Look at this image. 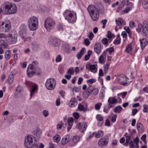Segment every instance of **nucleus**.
<instances>
[{"label": "nucleus", "instance_id": "f257e3e1", "mask_svg": "<svg viewBox=\"0 0 148 148\" xmlns=\"http://www.w3.org/2000/svg\"><path fill=\"white\" fill-rule=\"evenodd\" d=\"M24 146L27 148H31L34 146L36 147H38V143L35 137L31 135H29L25 137L24 142Z\"/></svg>", "mask_w": 148, "mask_h": 148}, {"label": "nucleus", "instance_id": "f03ea898", "mask_svg": "<svg viewBox=\"0 0 148 148\" xmlns=\"http://www.w3.org/2000/svg\"><path fill=\"white\" fill-rule=\"evenodd\" d=\"M17 10V8L14 3L10 2H5L4 9V13L5 14H14L16 12Z\"/></svg>", "mask_w": 148, "mask_h": 148}, {"label": "nucleus", "instance_id": "7ed1b4c3", "mask_svg": "<svg viewBox=\"0 0 148 148\" xmlns=\"http://www.w3.org/2000/svg\"><path fill=\"white\" fill-rule=\"evenodd\" d=\"M64 16L69 22L73 23L77 19L76 14L75 12L66 10L63 13Z\"/></svg>", "mask_w": 148, "mask_h": 148}, {"label": "nucleus", "instance_id": "20e7f679", "mask_svg": "<svg viewBox=\"0 0 148 148\" xmlns=\"http://www.w3.org/2000/svg\"><path fill=\"white\" fill-rule=\"evenodd\" d=\"M28 25L29 29L35 31L38 28V21L37 17L35 16H32L28 19Z\"/></svg>", "mask_w": 148, "mask_h": 148}, {"label": "nucleus", "instance_id": "39448f33", "mask_svg": "<svg viewBox=\"0 0 148 148\" xmlns=\"http://www.w3.org/2000/svg\"><path fill=\"white\" fill-rule=\"evenodd\" d=\"M55 23L51 18H47L44 21L45 27L49 32H50L54 27Z\"/></svg>", "mask_w": 148, "mask_h": 148}, {"label": "nucleus", "instance_id": "423d86ee", "mask_svg": "<svg viewBox=\"0 0 148 148\" xmlns=\"http://www.w3.org/2000/svg\"><path fill=\"white\" fill-rule=\"evenodd\" d=\"M142 28L143 35L144 37L148 38V25L146 24L142 25L141 24H139L138 28L136 29V30L139 33L141 32Z\"/></svg>", "mask_w": 148, "mask_h": 148}, {"label": "nucleus", "instance_id": "0eeeda50", "mask_svg": "<svg viewBox=\"0 0 148 148\" xmlns=\"http://www.w3.org/2000/svg\"><path fill=\"white\" fill-rule=\"evenodd\" d=\"M56 81L54 78H49L47 79L45 84L46 88L49 90H52L56 86Z\"/></svg>", "mask_w": 148, "mask_h": 148}, {"label": "nucleus", "instance_id": "6e6552de", "mask_svg": "<svg viewBox=\"0 0 148 148\" xmlns=\"http://www.w3.org/2000/svg\"><path fill=\"white\" fill-rule=\"evenodd\" d=\"M108 141V137L107 136H105L99 139L98 142V145L101 147H104L107 145Z\"/></svg>", "mask_w": 148, "mask_h": 148}, {"label": "nucleus", "instance_id": "1a4fd4ad", "mask_svg": "<svg viewBox=\"0 0 148 148\" xmlns=\"http://www.w3.org/2000/svg\"><path fill=\"white\" fill-rule=\"evenodd\" d=\"M7 38L8 42L10 44H15L17 42V37L15 34H9Z\"/></svg>", "mask_w": 148, "mask_h": 148}, {"label": "nucleus", "instance_id": "9d476101", "mask_svg": "<svg viewBox=\"0 0 148 148\" xmlns=\"http://www.w3.org/2000/svg\"><path fill=\"white\" fill-rule=\"evenodd\" d=\"M38 63L36 61H33L32 64H30L28 66L27 70V72H28L29 75H30V74H33V73L34 72L32 73L31 71L33 69H34L35 68L38 67Z\"/></svg>", "mask_w": 148, "mask_h": 148}, {"label": "nucleus", "instance_id": "9b49d317", "mask_svg": "<svg viewBox=\"0 0 148 148\" xmlns=\"http://www.w3.org/2000/svg\"><path fill=\"white\" fill-rule=\"evenodd\" d=\"M31 71L32 72H32H34V73H33V74L32 75L30 74V75H29L28 72H27V76L28 77H32L35 74L37 75H40L42 72L41 69L38 66L35 68L34 69H33V70H32Z\"/></svg>", "mask_w": 148, "mask_h": 148}, {"label": "nucleus", "instance_id": "f8f14e48", "mask_svg": "<svg viewBox=\"0 0 148 148\" xmlns=\"http://www.w3.org/2000/svg\"><path fill=\"white\" fill-rule=\"evenodd\" d=\"M87 126V124L85 122L82 123H79L76 126V128L79 129L81 132L83 133L86 130Z\"/></svg>", "mask_w": 148, "mask_h": 148}, {"label": "nucleus", "instance_id": "ddd939ff", "mask_svg": "<svg viewBox=\"0 0 148 148\" xmlns=\"http://www.w3.org/2000/svg\"><path fill=\"white\" fill-rule=\"evenodd\" d=\"M117 79L118 82L120 84L124 86L127 85V83L126 82V78L125 76H118L117 77Z\"/></svg>", "mask_w": 148, "mask_h": 148}, {"label": "nucleus", "instance_id": "4468645a", "mask_svg": "<svg viewBox=\"0 0 148 148\" xmlns=\"http://www.w3.org/2000/svg\"><path fill=\"white\" fill-rule=\"evenodd\" d=\"M26 27L25 26H22L20 27L19 33L22 38H24L26 36Z\"/></svg>", "mask_w": 148, "mask_h": 148}, {"label": "nucleus", "instance_id": "2eb2a0df", "mask_svg": "<svg viewBox=\"0 0 148 148\" xmlns=\"http://www.w3.org/2000/svg\"><path fill=\"white\" fill-rule=\"evenodd\" d=\"M99 17L98 11L95 6L93 5V21H97Z\"/></svg>", "mask_w": 148, "mask_h": 148}, {"label": "nucleus", "instance_id": "dca6fc26", "mask_svg": "<svg viewBox=\"0 0 148 148\" xmlns=\"http://www.w3.org/2000/svg\"><path fill=\"white\" fill-rule=\"evenodd\" d=\"M92 92V86L91 84H88V87L86 91L83 93L86 98L88 97L90 94Z\"/></svg>", "mask_w": 148, "mask_h": 148}, {"label": "nucleus", "instance_id": "f3484780", "mask_svg": "<svg viewBox=\"0 0 148 148\" xmlns=\"http://www.w3.org/2000/svg\"><path fill=\"white\" fill-rule=\"evenodd\" d=\"M11 28V22L9 20H6V24L4 27V30L2 32H8L10 30Z\"/></svg>", "mask_w": 148, "mask_h": 148}, {"label": "nucleus", "instance_id": "a211bd4d", "mask_svg": "<svg viewBox=\"0 0 148 148\" xmlns=\"http://www.w3.org/2000/svg\"><path fill=\"white\" fill-rule=\"evenodd\" d=\"M101 47L100 44L99 43H96L94 46V50L97 54L100 53L101 51Z\"/></svg>", "mask_w": 148, "mask_h": 148}, {"label": "nucleus", "instance_id": "6ab92c4d", "mask_svg": "<svg viewBox=\"0 0 148 148\" xmlns=\"http://www.w3.org/2000/svg\"><path fill=\"white\" fill-rule=\"evenodd\" d=\"M106 51H104L102 54L100 56L99 58V61L100 63L102 64L105 62L104 58H106Z\"/></svg>", "mask_w": 148, "mask_h": 148}, {"label": "nucleus", "instance_id": "aec40b11", "mask_svg": "<svg viewBox=\"0 0 148 148\" xmlns=\"http://www.w3.org/2000/svg\"><path fill=\"white\" fill-rule=\"evenodd\" d=\"M140 46L142 49H144L147 45V40L146 38H144L142 39H140Z\"/></svg>", "mask_w": 148, "mask_h": 148}, {"label": "nucleus", "instance_id": "412c9836", "mask_svg": "<svg viewBox=\"0 0 148 148\" xmlns=\"http://www.w3.org/2000/svg\"><path fill=\"white\" fill-rule=\"evenodd\" d=\"M50 42L52 45L54 47L58 46L60 44L59 40L56 38L51 39Z\"/></svg>", "mask_w": 148, "mask_h": 148}, {"label": "nucleus", "instance_id": "4be33fe9", "mask_svg": "<svg viewBox=\"0 0 148 148\" xmlns=\"http://www.w3.org/2000/svg\"><path fill=\"white\" fill-rule=\"evenodd\" d=\"M104 134L103 131L101 130L99 131L97 133V132H93V136L96 138H99L102 136Z\"/></svg>", "mask_w": 148, "mask_h": 148}, {"label": "nucleus", "instance_id": "5701e85b", "mask_svg": "<svg viewBox=\"0 0 148 148\" xmlns=\"http://www.w3.org/2000/svg\"><path fill=\"white\" fill-rule=\"evenodd\" d=\"M80 138L79 136H75L73 137L70 145L72 146L77 143L80 140Z\"/></svg>", "mask_w": 148, "mask_h": 148}, {"label": "nucleus", "instance_id": "b1692460", "mask_svg": "<svg viewBox=\"0 0 148 148\" xmlns=\"http://www.w3.org/2000/svg\"><path fill=\"white\" fill-rule=\"evenodd\" d=\"M41 133L42 131L39 128L36 129L33 132V134L38 138H39L40 137Z\"/></svg>", "mask_w": 148, "mask_h": 148}, {"label": "nucleus", "instance_id": "393cba45", "mask_svg": "<svg viewBox=\"0 0 148 148\" xmlns=\"http://www.w3.org/2000/svg\"><path fill=\"white\" fill-rule=\"evenodd\" d=\"M85 50V48L84 47H83L81 49L80 52L78 53L76 56L78 59H80L81 58L82 56L84 54V51Z\"/></svg>", "mask_w": 148, "mask_h": 148}, {"label": "nucleus", "instance_id": "a878e982", "mask_svg": "<svg viewBox=\"0 0 148 148\" xmlns=\"http://www.w3.org/2000/svg\"><path fill=\"white\" fill-rule=\"evenodd\" d=\"M70 136L69 135H66L63 137L61 141V143L62 145L65 144L69 141Z\"/></svg>", "mask_w": 148, "mask_h": 148}, {"label": "nucleus", "instance_id": "bb28decb", "mask_svg": "<svg viewBox=\"0 0 148 148\" xmlns=\"http://www.w3.org/2000/svg\"><path fill=\"white\" fill-rule=\"evenodd\" d=\"M108 102L110 104H113L116 103L118 102V100L114 97H110L108 100Z\"/></svg>", "mask_w": 148, "mask_h": 148}, {"label": "nucleus", "instance_id": "cd10ccee", "mask_svg": "<svg viewBox=\"0 0 148 148\" xmlns=\"http://www.w3.org/2000/svg\"><path fill=\"white\" fill-rule=\"evenodd\" d=\"M8 46L5 42L2 40H0V47L3 48H7Z\"/></svg>", "mask_w": 148, "mask_h": 148}, {"label": "nucleus", "instance_id": "c85d7f7f", "mask_svg": "<svg viewBox=\"0 0 148 148\" xmlns=\"http://www.w3.org/2000/svg\"><path fill=\"white\" fill-rule=\"evenodd\" d=\"M87 10L91 18L92 19V5H89L87 8Z\"/></svg>", "mask_w": 148, "mask_h": 148}, {"label": "nucleus", "instance_id": "c756f323", "mask_svg": "<svg viewBox=\"0 0 148 148\" xmlns=\"http://www.w3.org/2000/svg\"><path fill=\"white\" fill-rule=\"evenodd\" d=\"M37 89L38 88L36 85H34L32 86V89L31 90L30 92V95L31 98H32L33 95H34L35 91L37 90Z\"/></svg>", "mask_w": 148, "mask_h": 148}, {"label": "nucleus", "instance_id": "7c9ffc66", "mask_svg": "<svg viewBox=\"0 0 148 148\" xmlns=\"http://www.w3.org/2000/svg\"><path fill=\"white\" fill-rule=\"evenodd\" d=\"M123 108L121 106H119L115 108L114 111L115 113H119L122 110Z\"/></svg>", "mask_w": 148, "mask_h": 148}, {"label": "nucleus", "instance_id": "2f4dec72", "mask_svg": "<svg viewBox=\"0 0 148 148\" xmlns=\"http://www.w3.org/2000/svg\"><path fill=\"white\" fill-rule=\"evenodd\" d=\"M5 58L6 60H8L10 58L11 56V52L9 50L6 51L5 54Z\"/></svg>", "mask_w": 148, "mask_h": 148}, {"label": "nucleus", "instance_id": "473e14b6", "mask_svg": "<svg viewBox=\"0 0 148 148\" xmlns=\"http://www.w3.org/2000/svg\"><path fill=\"white\" fill-rule=\"evenodd\" d=\"M109 66L110 64L108 63H106V64H104V65L103 66V71L106 74L107 73Z\"/></svg>", "mask_w": 148, "mask_h": 148}, {"label": "nucleus", "instance_id": "72a5a7b5", "mask_svg": "<svg viewBox=\"0 0 148 148\" xmlns=\"http://www.w3.org/2000/svg\"><path fill=\"white\" fill-rule=\"evenodd\" d=\"M92 52L91 50H88V54L85 56V60L87 61L90 58V56L91 55Z\"/></svg>", "mask_w": 148, "mask_h": 148}, {"label": "nucleus", "instance_id": "f704fd0d", "mask_svg": "<svg viewBox=\"0 0 148 148\" xmlns=\"http://www.w3.org/2000/svg\"><path fill=\"white\" fill-rule=\"evenodd\" d=\"M137 125L138 130L140 132H142L143 130L142 124L138 122L137 123Z\"/></svg>", "mask_w": 148, "mask_h": 148}, {"label": "nucleus", "instance_id": "c9c22d12", "mask_svg": "<svg viewBox=\"0 0 148 148\" xmlns=\"http://www.w3.org/2000/svg\"><path fill=\"white\" fill-rule=\"evenodd\" d=\"M6 24V20L4 21H2L0 22V30L1 31H3L4 30V25Z\"/></svg>", "mask_w": 148, "mask_h": 148}, {"label": "nucleus", "instance_id": "e433bc0d", "mask_svg": "<svg viewBox=\"0 0 148 148\" xmlns=\"http://www.w3.org/2000/svg\"><path fill=\"white\" fill-rule=\"evenodd\" d=\"M86 68L88 71H90L92 72V65L91 64L89 63H87L86 65Z\"/></svg>", "mask_w": 148, "mask_h": 148}, {"label": "nucleus", "instance_id": "4c0bfd02", "mask_svg": "<svg viewBox=\"0 0 148 148\" xmlns=\"http://www.w3.org/2000/svg\"><path fill=\"white\" fill-rule=\"evenodd\" d=\"M143 5L145 9L148 8V0H144L143 3Z\"/></svg>", "mask_w": 148, "mask_h": 148}, {"label": "nucleus", "instance_id": "58836bf2", "mask_svg": "<svg viewBox=\"0 0 148 148\" xmlns=\"http://www.w3.org/2000/svg\"><path fill=\"white\" fill-rule=\"evenodd\" d=\"M53 140L55 142L58 143L60 140V137L59 135H56L54 137Z\"/></svg>", "mask_w": 148, "mask_h": 148}, {"label": "nucleus", "instance_id": "ea45409f", "mask_svg": "<svg viewBox=\"0 0 148 148\" xmlns=\"http://www.w3.org/2000/svg\"><path fill=\"white\" fill-rule=\"evenodd\" d=\"M14 76L10 74L9 76L8 80V82L10 84H11L14 80Z\"/></svg>", "mask_w": 148, "mask_h": 148}, {"label": "nucleus", "instance_id": "a19ab883", "mask_svg": "<svg viewBox=\"0 0 148 148\" xmlns=\"http://www.w3.org/2000/svg\"><path fill=\"white\" fill-rule=\"evenodd\" d=\"M78 110L80 111H83L84 112H86V110H85L84 107V105H82L81 103H79L78 105Z\"/></svg>", "mask_w": 148, "mask_h": 148}, {"label": "nucleus", "instance_id": "79ce46f5", "mask_svg": "<svg viewBox=\"0 0 148 148\" xmlns=\"http://www.w3.org/2000/svg\"><path fill=\"white\" fill-rule=\"evenodd\" d=\"M132 47L131 45H128L126 47L125 51L128 53H130L132 50Z\"/></svg>", "mask_w": 148, "mask_h": 148}, {"label": "nucleus", "instance_id": "37998d69", "mask_svg": "<svg viewBox=\"0 0 148 148\" xmlns=\"http://www.w3.org/2000/svg\"><path fill=\"white\" fill-rule=\"evenodd\" d=\"M121 40V38L119 37H118L116 39L114 40L113 43L115 45H119L120 43Z\"/></svg>", "mask_w": 148, "mask_h": 148}, {"label": "nucleus", "instance_id": "c03bdc74", "mask_svg": "<svg viewBox=\"0 0 148 148\" xmlns=\"http://www.w3.org/2000/svg\"><path fill=\"white\" fill-rule=\"evenodd\" d=\"M74 119L73 118H69L68 120V124L69 125L71 126L73 125V122Z\"/></svg>", "mask_w": 148, "mask_h": 148}, {"label": "nucleus", "instance_id": "a18cd8bd", "mask_svg": "<svg viewBox=\"0 0 148 148\" xmlns=\"http://www.w3.org/2000/svg\"><path fill=\"white\" fill-rule=\"evenodd\" d=\"M114 51V49L113 47H111L107 49L106 51H106V53H107L108 52L110 54V53H112V52Z\"/></svg>", "mask_w": 148, "mask_h": 148}, {"label": "nucleus", "instance_id": "49530a36", "mask_svg": "<svg viewBox=\"0 0 148 148\" xmlns=\"http://www.w3.org/2000/svg\"><path fill=\"white\" fill-rule=\"evenodd\" d=\"M102 105V103H97L96 104L95 106V108L96 110H99L101 106Z\"/></svg>", "mask_w": 148, "mask_h": 148}, {"label": "nucleus", "instance_id": "de8ad7c7", "mask_svg": "<svg viewBox=\"0 0 148 148\" xmlns=\"http://www.w3.org/2000/svg\"><path fill=\"white\" fill-rule=\"evenodd\" d=\"M96 118L98 121H104L103 118L100 114H97Z\"/></svg>", "mask_w": 148, "mask_h": 148}, {"label": "nucleus", "instance_id": "09e8293b", "mask_svg": "<svg viewBox=\"0 0 148 148\" xmlns=\"http://www.w3.org/2000/svg\"><path fill=\"white\" fill-rule=\"evenodd\" d=\"M107 22V20L106 19H103L101 21V23L103 24V28H104L105 27L106 24Z\"/></svg>", "mask_w": 148, "mask_h": 148}, {"label": "nucleus", "instance_id": "8fccbe9b", "mask_svg": "<svg viewBox=\"0 0 148 148\" xmlns=\"http://www.w3.org/2000/svg\"><path fill=\"white\" fill-rule=\"evenodd\" d=\"M127 92H124L122 93L119 94L118 95V96L122 97L123 98H124L126 95L127 94Z\"/></svg>", "mask_w": 148, "mask_h": 148}, {"label": "nucleus", "instance_id": "3c124183", "mask_svg": "<svg viewBox=\"0 0 148 148\" xmlns=\"http://www.w3.org/2000/svg\"><path fill=\"white\" fill-rule=\"evenodd\" d=\"M69 106L71 108H73L76 106L77 104L75 103L72 102L71 101H70L69 103Z\"/></svg>", "mask_w": 148, "mask_h": 148}, {"label": "nucleus", "instance_id": "603ef678", "mask_svg": "<svg viewBox=\"0 0 148 148\" xmlns=\"http://www.w3.org/2000/svg\"><path fill=\"white\" fill-rule=\"evenodd\" d=\"M116 24L118 25H120L122 24L123 21L121 19L119 18L118 20H116Z\"/></svg>", "mask_w": 148, "mask_h": 148}, {"label": "nucleus", "instance_id": "864d4df0", "mask_svg": "<svg viewBox=\"0 0 148 148\" xmlns=\"http://www.w3.org/2000/svg\"><path fill=\"white\" fill-rule=\"evenodd\" d=\"M62 58L61 56L59 55L56 57V62H60L62 60Z\"/></svg>", "mask_w": 148, "mask_h": 148}, {"label": "nucleus", "instance_id": "5fc2aeb1", "mask_svg": "<svg viewBox=\"0 0 148 148\" xmlns=\"http://www.w3.org/2000/svg\"><path fill=\"white\" fill-rule=\"evenodd\" d=\"M57 29L59 31H62L63 29L62 25L61 24H58L57 25Z\"/></svg>", "mask_w": 148, "mask_h": 148}, {"label": "nucleus", "instance_id": "6e6d98bb", "mask_svg": "<svg viewBox=\"0 0 148 148\" xmlns=\"http://www.w3.org/2000/svg\"><path fill=\"white\" fill-rule=\"evenodd\" d=\"M117 115L116 114H114L112 117L111 119V121L112 122H114L116 121Z\"/></svg>", "mask_w": 148, "mask_h": 148}, {"label": "nucleus", "instance_id": "4d7b16f0", "mask_svg": "<svg viewBox=\"0 0 148 148\" xmlns=\"http://www.w3.org/2000/svg\"><path fill=\"white\" fill-rule=\"evenodd\" d=\"M131 138L130 135L127 136H126V142L127 144H128L130 142Z\"/></svg>", "mask_w": 148, "mask_h": 148}, {"label": "nucleus", "instance_id": "13d9d810", "mask_svg": "<svg viewBox=\"0 0 148 148\" xmlns=\"http://www.w3.org/2000/svg\"><path fill=\"white\" fill-rule=\"evenodd\" d=\"M132 8L131 7H129L126 8L123 10V12L124 13H127L130 10H132Z\"/></svg>", "mask_w": 148, "mask_h": 148}, {"label": "nucleus", "instance_id": "bf43d9fd", "mask_svg": "<svg viewBox=\"0 0 148 148\" xmlns=\"http://www.w3.org/2000/svg\"><path fill=\"white\" fill-rule=\"evenodd\" d=\"M134 142L135 143L136 145H138L139 142V139L138 137H136L133 139Z\"/></svg>", "mask_w": 148, "mask_h": 148}, {"label": "nucleus", "instance_id": "052dcab7", "mask_svg": "<svg viewBox=\"0 0 148 148\" xmlns=\"http://www.w3.org/2000/svg\"><path fill=\"white\" fill-rule=\"evenodd\" d=\"M25 84L28 87H30L32 85V83L31 82L26 81L25 82Z\"/></svg>", "mask_w": 148, "mask_h": 148}, {"label": "nucleus", "instance_id": "680f3d73", "mask_svg": "<svg viewBox=\"0 0 148 148\" xmlns=\"http://www.w3.org/2000/svg\"><path fill=\"white\" fill-rule=\"evenodd\" d=\"M17 72L18 71L16 69H14L11 72L10 74L14 76L17 73Z\"/></svg>", "mask_w": 148, "mask_h": 148}, {"label": "nucleus", "instance_id": "e2e57ef3", "mask_svg": "<svg viewBox=\"0 0 148 148\" xmlns=\"http://www.w3.org/2000/svg\"><path fill=\"white\" fill-rule=\"evenodd\" d=\"M102 43L104 45H107L108 44V40L106 38H105L103 39L102 40Z\"/></svg>", "mask_w": 148, "mask_h": 148}, {"label": "nucleus", "instance_id": "0e129e2a", "mask_svg": "<svg viewBox=\"0 0 148 148\" xmlns=\"http://www.w3.org/2000/svg\"><path fill=\"white\" fill-rule=\"evenodd\" d=\"M143 111L145 113H147V105L146 104H144L143 106Z\"/></svg>", "mask_w": 148, "mask_h": 148}, {"label": "nucleus", "instance_id": "69168bd1", "mask_svg": "<svg viewBox=\"0 0 148 148\" xmlns=\"http://www.w3.org/2000/svg\"><path fill=\"white\" fill-rule=\"evenodd\" d=\"M73 116L76 119H77L79 117V115L77 112H75L73 114Z\"/></svg>", "mask_w": 148, "mask_h": 148}, {"label": "nucleus", "instance_id": "338daca9", "mask_svg": "<svg viewBox=\"0 0 148 148\" xmlns=\"http://www.w3.org/2000/svg\"><path fill=\"white\" fill-rule=\"evenodd\" d=\"M99 90L97 88H96L93 89V94L96 95L98 92Z\"/></svg>", "mask_w": 148, "mask_h": 148}, {"label": "nucleus", "instance_id": "774afa93", "mask_svg": "<svg viewBox=\"0 0 148 148\" xmlns=\"http://www.w3.org/2000/svg\"><path fill=\"white\" fill-rule=\"evenodd\" d=\"M107 36L108 38L110 39H111L112 37V34L110 31H108V34Z\"/></svg>", "mask_w": 148, "mask_h": 148}]
</instances>
